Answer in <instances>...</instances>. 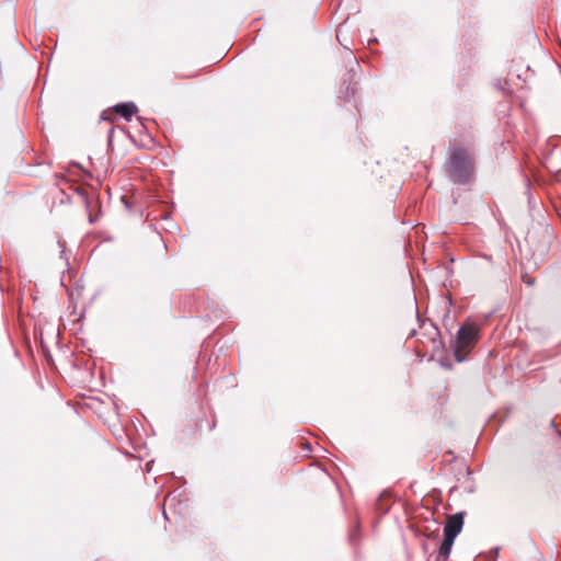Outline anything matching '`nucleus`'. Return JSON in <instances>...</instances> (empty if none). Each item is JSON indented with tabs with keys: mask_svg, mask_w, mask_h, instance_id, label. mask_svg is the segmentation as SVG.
Here are the masks:
<instances>
[{
	"mask_svg": "<svg viewBox=\"0 0 561 561\" xmlns=\"http://www.w3.org/2000/svg\"><path fill=\"white\" fill-rule=\"evenodd\" d=\"M455 538L449 536H444V540L438 550V558H442V561H447L454 545Z\"/></svg>",
	"mask_w": 561,
	"mask_h": 561,
	"instance_id": "6",
	"label": "nucleus"
},
{
	"mask_svg": "<svg viewBox=\"0 0 561 561\" xmlns=\"http://www.w3.org/2000/svg\"><path fill=\"white\" fill-rule=\"evenodd\" d=\"M447 172L457 183H466L473 173L474 159L473 152L460 146L449 148L447 160Z\"/></svg>",
	"mask_w": 561,
	"mask_h": 561,
	"instance_id": "1",
	"label": "nucleus"
},
{
	"mask_svg": "<svg viewBox=\"0 0 561 561\" xmlns=\"http://www.w3.org/2000/svg\"><path fill=\"white\" fill-rule=\"evenodd\" d=\"M523 282L528 286L535 285V278L528 276L527 274L523 275Z\"/></svg>",
	"mask_w": 561,
	"mask_h": 561,
	"instance_id": "7",
	"label": "nucleus"
},
{
	"mask_svg": "<svg viewBox=\"0 0 561 561\" xmlns=\"http://www.w3.org/2000/svg\"><path fill=\"white\" fill-rule=\"evenodd\" d=\"M479 339V328L472 323H466L458 330L454 346V355L457 362H462L472 351Z\"/></svg>",
	"mask_w": 561,
	"mask_h": 561,
	"instance_id": "2",
	"label": "nucleus"
},
{
	"mask_svg": "<svg viewBox=\"0 0 561 561\" xmlns=\"http://www.w3.org/2000/svg\"><path fill=\"white\" fill-rule=\"evenodd\" d=\"M462 525L463 516L461 513L448 516L444 527V536L456 538L457 535L461 531Z\"/></svg>",
	"mask_w": 561,
	"mask_h": 561,
	"instance_id": "4",
	"label": "nucleus"
},
{
	"mask_svg": "<svg viewBox=\"0 0 561 561\" xmlns=\"http://www.w3.org/2000/svg\"><path fill=\"white\" fill-rule=\"evenodd\" d=\"M137 112V106L129 102V103H121L115 105L111 110H106L102 113V119L113 122L112 114H119L125 119L129 121L133 115H135Z\"/></svg>",
	"mask_w": 561,
	"mask_h": 561,
	"instance_id": "3",
	"label": "nucleus"
},
{
	"mask_svg": "<svg viewBox=\"0 0 561 561\" xmlns=\"http://www.w3.org/2000/svg\"><path fill=\"white\" fill-rule=\"evenodd\" d=\"M76 192L78 193L79 196L82 197V199L84 201L85 203V206L87 208L89 209V218H90V221L93 222L94 221V218L92 217V214L90 211V208L92 206V204H95L96 203V198H95V194L92 193L91 195L89 194L88 192V188L83 187V186H78L76 187Z\"/></svg>",
	"mask_w": 561,
	"mask_h": 561,
	"instance_id": "5",
	"label": "nucleus"
}]
</instances>
